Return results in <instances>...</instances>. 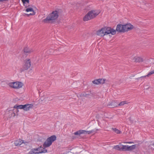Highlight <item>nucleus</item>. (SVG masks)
Instances as JSON below:
<instances>
[{
	"mask_svg": "<svg viewBox=\"0 0 154 154\" xmlns=\"http://www.w3.org/2000/svg\"><path fill=\"white\" fill-rule=\"evenodd\" d=\"M101 80L100 82L101 83H100V84H103L105 83V81H106V79H100Z\"/></svg>",
	"mask_w": 154,
	"mask_h": 154,
	"instance_id": "27",
	"label": "nucleus"
},
{
	"mask_svg": "<svg viewBox=\"0 0 154 154\" xmlns=\"http://www.w3.org/2000/svg\"><path fill=\"white\" fill-rule=\"evenodd\" d=\"M126 143H133V142H127Z\"/></svg>",
	"mask_w": 154,
	"mask_h": 154,
	"instance_id": "32",
	"label": "nucleus"
},
{
	"mask_svg": "<svg viewBox=\"0 0 154 154\" xmlns=\"http://www.w3.org/2000/svg\"><path fill=\"white\" fill-rule=\"evenodd\" d=\"M13 111L14 112L11 113V116H10L11 117V116L14 117L16 116L15 113L14 112V111Z\"/></svg>",
	"mask_w": 154,
	"mask_h": 154,
	"instance_id": "29",
	"label": "nucleus"
},
{
	"mask_svg": "<svg viewBox=\"0 0 154 154\" xmlns=\"http://www.w3.org/2000/svg\"><path fill=\"white\" fill-rule=\"evenodd\" d=\"M85 130H79L77 131L74 133V134L75 135H80L81 134H85Z\"/></svg>",
	"mask_w": 154,
	"mask_h": 154,
	"instance_id": "13",
	"label": "nucleus"
},
{
	"mask_svg": "<svg viewBox=\"0 0 154 154\" xmlns=\"http://www.w3.org/2000/svg\"><path fill=\"white\" fill-rule=\"evenodd\" d=\"M2 83L6 84L10 87L14 89H19L21 88L23 85L22 83L20 82H9L8 81H4L2 82Z\"/></svg>",
	"mask_w": 154,
	"mask_h": 154,
	"instance_id": "5",
	"label": "nucleus"
},
{
	"mask_svg": "<svg viewBox=\"0 0 154 154\" xmlns=\"http://www.w3.org/2000/svg\"><path fill=\"white\" fill-rule=\"evenodd\" d=\"M33 106V105L31 104H26L24 105H15L14 108H14L17 109H23L25 111H28L29 110L30 108H32Z\"/></svg>",
	"mask_w": 154,
	"mask_h": 154,
	"instance_id": "7",
	"label": "nucleus"
},
{
	"mask_svg": "<svg viewBox=\"0 0 154 154\" xmlns=\"http://www.w3.org/2000/svg\"><path fill=\"white\" fill-rule=\"evenodd\" d=\"M114 148L116 150L120 151H121V147H120L118 145L114 146Z\"/></svg>",
	"mask_w": 154,
	"mask_h": 154,
	"instance_id": "24",
	"label": "nucleus"
},
{
	"mask_svg": "<svg viewBox=\"0 0 154 154\" xmlns=\"http://www.w3.org/2000/svg\"><path fill=\"white\" fill-rule=\"evenodd\" d=\"M25 11L26 12H28L30 11L32 12H35L33 10V9L31 8H28L26 9Z\"/></svg>",
	"mask_w": 154,
	"mask_h": 154,
	"instance_id": "23",
	"label": "nucleus"
},
{
	"mask_svg": "<svg viewBox=\"0 0 154 154\" xmlns=\"http://www.w3.org/2000/svg\"><path fill=\"white\" fill-rule=\"evenodd\" d=\"M152 88H150V87H148V86H147V87L146 88H145V90H146V92H147V93H148V92H147V91L148 90H149L150 92H151V91H152ZM145 92H146L145 91Z\"/></svg>",
	"mask_w": 154,
	"mask_h": 154,
	"instance_id": "26",
	"label": "nucleus"
},
{
	"mask_svg": "<svg viewBox=\"0 0 154 154\" xmlns=\"http://www.w3.org/2000/svg\"><path fill=\"white\" fill-rule=\"evenodd\" d=\"M122 146L121 147V151H128V145H122Z\"/></svg>",
	"mask_w": 154,
	"mask_h": 154,
	"instance_id": "18",
	"label": "nucleus"
},
{
	"mask_svg": "<svg viewBox=\"0 0 154 154\" xmlns=\"http://www.w3.org/2000/svg\"><path fill=\"white\" fill-rule=\"evenodd\" d=\"M57 139V137L55 135H53L48 137L43 144V147L40 146L36 149H31L29 152V154H39L47 152V150L45 148L49 147L52 143Z\"/></svg>",
	"mask_w": 154,
	"mask_h": 154,
	"instance_id": "1",
	"label": "nucleus"
},
{
	"mask_svg": "<svg viewBox=\"0 0 154 154\" xmlns=\"http://www.w3.org/2000/svg\"><path fill=\"white\" fill-rule=\"evenodd\" d=\"M35 12H32V13H30L29 14L24 13L23 14V15L24 16H27V17H29L30 16L34 15H35Z\"/></svg>",
	"mask_w": 154,
	"mask_h": 154,
	"instance_id": "21",
	"label": "nucleus"
},
{
	"mask_svg": "<svg viewBox=\"0 0 154 154\" xmlns=\"http://www.w3.org/2000/svg\"><path fill=\"white\" fill-rule=\"evenodd\" d=\"M99 13L100 12L97 13L95 12V11L94 10L89 11L84 17L83 20L85 21L94 19L98 15Z\"/></svg>",
	"mask_w": 154,
	"mask_h": 154,
	"instance_id": "6",
	"label": "nucleus"
},
{
	"mask_svg": "<svg viewBox=\"0 0 154 154\" xmlns=\"http://www.w3.org/2000/svg\"><path fill=\"white\" fill-rule=\"evenodd\" d=\"M94 94V93L91 91H90V93H86L85 92L83 93L80 94L81 96H82L85 97H88L91 95V96H93Z\"/></svg>",
	"mask_w": 154,
	"mask_h": 154,
	"instance_id": "11",
	"label": "nucleus"
},
{
	"mask_svg": "<svg viewBox=\"0 0 154 154\" xmlns=\"http://www.w3.org/2000/svg\"><path fill=\"white\" fill-rule=\"evenodd\" d=\"M62 12L61 9H57L50 14L43 21L45 23H54L55 20L59 17V14Z\"/></svg>",
	"mask_w": 154,
	"mask_h": 154,
	"instance_id": "2",
	"label": "nucleus"
},
{
	"mask_svg": "<svg viewBox=\"0 0 154 154\" xmlns=\"http://www.w3.org/2000/svg\"><path fill=\"white\" fill-rule=\"evenodd\" d=\"M128 102L127 101H125L121 102L120 103H119L118 101V105L119 106H121L124 105L125 104H128Z\"/></svg>",
	"mask_w": 154,
	"mask_h": 154,
	"instance_id": "20",
	"label": "nucleus"
},
{
	"mask_svg": "<svg viewBox=\"0 0 154 154\" xmlns=\"http://www.w3.org/2000/svg\"><path fill=\"white\" fill-rule=\"evenodd\" d=\"M23 51L24 54L26 56L28 55L32 51V49H30L27 46L24 48Z\"/></svg>",
	"mask_w": 154,
	"mask_h": 154,
	"instance_id": "10",
	"label": "nucleus"
},
{
	"mask_svg": "<svg viewBox=\"0 0 154 154\" xmlns=\"http://www.w3.org/2000/svg\"><path fill=\"white\" fill-rule=\"evenodd\" d=\"M100 79H95L94 81H92V83L96 85H98L101 83L100 82Z\"/></svg>",
	"mask_w": 154,
	"mask_h": 154,
	"instance_id": "19",
	"label": "nucleus"
},
{
	"mask_svg": "<svg viewBox=\"0 0 154 154\" xmlns=\"http://www.w3.org/2000/svg\"><path fill=\"white\" fill-rule=\"evenodd\" d=\"M107 106L110 108L118 107V101L117 100H112L111 102H109Z\"/></svg>",
	"mask_w": 154,
	"mask_h": 154,
	"instance_id": "9",
	"label": "nucleus"
},
{
	"mask_svg": "<svg viewBox=\"0 0 154 154\" xmlns=\"http://www.w3.org/2000/svg\"><path fill=\"white\" fill-rule=\"evenodd\" d=\"M96 33L98 35L103 37L110 34L115 35L116 34V30L111 27L105 26L97 30Z\"/></svg>",
	"mask_w": 154,
	"mask_h": 154,
	"instance_id": "3",
	"label": "nucleus"
},
{
	"mask_svg": "<svg viewBox=\"0 0 154 154\" xmlns=\"http://www.w3.org/2000/svg\"><path fill=\"white\" fill-rule=\"evenodd\" d=\"M153 74H154V69L149 72V73L147 75H145V77L146 76L149 77V75Z\"/></svg>",
	"mask_w": 154,
	"mask_h": 154,
	"instance_id": "25",
	"label": "nucleus"
},
{
	"mask_svg": "<svg viewBox=\"0 0 154 154\" xmlns=\"http://www.w3.org/2000/svg\"><path fill=\"white\" fill-rule=\"evenodd\" d=\"M30 142V141H26V140H23V141H22L23 143L25 144L26 145H27V144L29 143Z\"/></svg>",
	"mask_w": 154,
	"mask_h": 154,
	"instance_id": "28",
	"label": "nucleus"
},
{
	"mask_svg": "<svg viewBox=\"0 0 154 154\" xmlns=\"http://www.w3.org/2000/svg\"><path fill=\"white\" fill-rule=\"evenodd\" d=\"M137 144L133 145L131 146H128V151H131L134 149L136 147Z\"/></svg>",
	"mask_w": 154,
	"mask_h": 154,
	"instance_id": "17",
	"label": "nucleus"
},
{
	"mask_svg": "<svg viewBox=\"0 0 154 154\" xmlns=\"http://www.w3.org/2000/svg\"><path fill=\"white\" fill-rule=\"evenodd\" d=\"M8 0H0V2H3L4 1H8Z\"/></svg>",
	"mask_w": 154,
	"mask_h": 154,
	"instance_id": "31",
	"label": "nucleus"
},
{
	"mask_svg": "<svg viewBox=\"0 0 154 154\" xmlns=\"http://www.w3.org/2000/svg\"><path fill=\"white\" fill-rule=\"evenodd\" d=\"M133 28V25L131 23L124 24H119L117 25L115 30L116 32L124 33L131 30Z\"/></svg>",
	"mask_w": 154,
	"mask_h": 154,
	"instance_id": "4",
	"label": "nucleus"
},
{
	"mask_svg": "<svg viewBox=\"0 0 154 154\" xmlns=\"http://www.w3.org/2000/svg\"><path fill=\"white\" fill-rule=\"evenodd\" d=\"M133 60L136 62H141L143 61V59L138 57H135L133 58Z\"/></svg>",
	"mask_w": 154,
	"mask_h": 154,
	"instance_id": "12",
	"label": "nucleus"
},
{
	"mask_svg": "<svg viewBox=\"0 0 154 154\" xmlns=\"http://www.w3.org/2000/svg\"><path fill=\"white\" fill-rule=\"evenodd\" d=\"M31 61L30 59H27L24 61V64L22 67L20 69L21 72L27 70L29 68L31 64Z\"/></svg>",
	"mask_w": 154,
	"mask_h": 154,
	"instance_id": "8",
	"label": "nucleus"
},
{
	"mask_svg": "<svg viewBox=\"0 0 154 154\" xmlns=\"http://www.w3.org/2000/svg\"><path fill=\"white\" fill-rule=\"evenodd\" d=\"M21 139H19L18 140L14 141V144L16 146H19L23 143Z\"/></svg>",
	"mask_w": 154,
	"mask_h": 154,
	"instance_id": "14",
	"label": "nucleus"
},
{
	"mask_svg": "<svg viewBox=\"0 0 154 154\" xmlns=\"http://www.w3.org/2000/svg\"><path fill=\"white\" fill-rule=\"evenodd\" d=\"M99 130L98 129H94L91 131H86L85 134H90L91 133H95Z\"/></svg>",
	"mask_w": 154,
	"mask_h": 154,
	"instance_id": "16",
	"label": "nucleus"
},
{
	"mask_svg": "<svg viewBox=\"0 0 154 154\" xmlns=\"http://www.w3.org/2000/svg\"><path fill=\"white\" fill-rule=\"evenodd\" d=\"M112 129L114 132L117 134H120L122 132L120 131L118 129H116V128H112Z\"/></svg>",
	"mask_w": 154,
	"mask_h": 154,
	"instance_id": "22",
	"label": "nucleus"
},
{
	"mask_svg": "<svg viewBox=\"0 0 154 154\" xmlns=\"http://www.w3.org/2000/svg\"><path fill=\"white\" fill-rule=\"evenodd\" d=\"M144 77V76H143L141 77Z\"/></svg>",
	"mask_w": 154,
	"mask_h": 154,
	"instance_id": "33",
	"label": "nucleus"
},
{
	"mask_svg": "<svg viewBox=\"0 0 154 154\" xmlns=\"http://www.w3.org/2000/svg\"><path fill=\"white\" fill-rule=\"evenodd\" d=\"M16 109V111H16V113H17V114H17V113H18V112H19V110H18V109Z\"/></svg>",
	"mask_w": 154,
	"mask_h": 154,
	"instance_id": "30",
	"label": "nucleus"
},
{
	"mask_svg": "<svg viewBox=\"0 0 154 154\" xmlns=\"http://www.w3.org/2000/svg\"><path fill=\"white\" fill-rule=\"evenodd\" d=\"M23 5L25 7V8H27L29 7V5H27L26 3L29 4V0H21Z\"/></svg>",
	"mask_w": 154,
	"mask_h": 154,
	"instance_id": "15",
	"label": "nucleus"
},
{
	"mask_svg": "<svg viewBox=\"0 0 154 154\" xmlns=\"http://www.w3.org/2000/svg\"><path fill=\"white\" fill-rule=\"evenodd\" d=\"M153 146H154V144H153Z\"/></svg>",
	"mask_w": 154,
	"mask_h": 154,
	"instance_id": "34",
	"label": "nucleus"
}]
</instances>
